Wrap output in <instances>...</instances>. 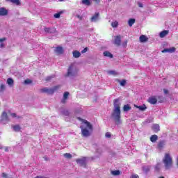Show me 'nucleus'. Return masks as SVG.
I'll use <instances>...</instances> for the list:
<instances>
[{"mask_svg": "<svg viewBox=\"0 0 178 178\" xmlns=\"http://www.w3.org/2000/svg\"><path fill=\"white\" fill-rule=\"evenodd\" d=\"M114 109L111 114L113 120L115 122V124L119 125L122 123V120H120V103L119 99H114L113 102Z\"/></svg>", "mask_w": 178, "mask_h": 178, "instance_id": "f257e3e1", "label": "nucleus"}, {"mask_svg": "<svg viewBox=\"0 0 178 178\" xmlns=\"http://www.w3.org/2000/svg\"><path fill=\"white\" fill-rule=\"evenodd\" d=\"M78 120H80L83 123V124L80 127L83 137H90V134L89 130H92V125H91V123L86 120L81 119V118H78ZM87 128L88 129H87Z\"/></svg>", "mask_w": 178, "mask_h": 178, "instance_id": "f03ea898", "label": "nucleus"}, {"mask_svg": "<svg viewBox=\"0 0 178 178\" xmlns=\"http://www.w3.org/2000/svg\"><path fill=\"white\" fill-rule=\"evenodd\" d=\"M163 163H164L166 170H169V169L173 168V160L168 153L165 154L164 158L163 159Z\"/></svg>", "mask_w": 178, "mask_h": 178, "instance_id": "7ed1b4c3", "label": "nucleus"}, {"mask_svg": "<svg viewBox=\"0 0 178 178\" xmlns=\"http://www.w3.org/2000/svg\"><path fill=\"white\" fill-rule=\"evenodd\" d=\"M78 72L79 70L76 65H74V64H71L68 67L67 76H68V77H75V76H77Z\"/></svg>", "mask_w": 178, "mask_h": 178, "instance_id": "20e7f679", "label": "nucleus"}, {"mask_svg": "<svg viewBox=\"0 0 178 178\" xmlns=\"http://www.w3.org/2000/svg\"><path fill=\"white\" fill-rule=\"evenodd\" d=\"M60 86H54L53 88H44L40 90L41 92H45L46 94H54L55 91L59 90Z\"/></svg>", "mask_w": 178, "mask_h": 178, "instance_id": "39448f33", "label": "nucleus"}, {"mask_svg": "<svg viewBox=\"0 0 178 178\" xmlns=\"http://www.w3.org/2000/svg\"><path fill=\"white\" fill-rule=\"evenodd\" d=\"M77 165L82 166V168H87V159L86 157H81L76 160Z\"/></svg>", "mask_w": 178, "mask_h": 178, "instance_id": "423d86ee", "label": "nucleus"}, {"mask_svg": "<svg viewBox=\"0 0 178 178\" xmlns=\"http://www.w3.org/2000/svg\"><path fill=\"white\" fill-rule=\"evenodd\" d=\"M9 117L8 116V113H6V111H3L1 115L0 122L3 123V124H6L8 122H9Z\"/></svg>", "mask_w": 178, "mask_h": 178, "instance_id": "0eeeda50", "label": "nucleus"}, {"mask_svg": "<svg viewBox=\"0 0 178 178\" xmlns=\"http://www.w3.org/2000/svg\"><path fill=\"white\" fill-rule=\"evenodd\" d=\"M176 51V48L175 47H170V48H166L164 49L163 50L161 51L162 54H173Z\"/></svg>", "mask_w": 178, "mask_h": 178, "instance_id": "6e6552de", "label": "nucleus"}, {"mask_svg": "<svg viewBox=\"0 0 178 178\" xmlns=\"http://www.w3.org/2000/svg\"><path fill=\"white\" fill-rule=\"evenodd\" d=\"M99 20V13H96L91 18L90 22L95 23Z\"/></svg>", "mask_w": 178, "mask_h": 178, "instance_id": "1a4fd4ad", "label": "nucleus"}, {"mask_svg": "<svg viewBox=\"0 0 178 178\" xmlns=\"http://www.w3.org/2000/svg\"><path fill=\"white\" fill-rule=\"evenodd\" d=\"M9 11L4 7L0 8V16H8Z\"/></svg>", "mask_w": 178, "mask_h": 178, "instance_id": "9d476101", "label": "nucleus"}, {"mask_svg": "<svg viewBox=\"0 0 178 178\" xmlns=\"http://www.w3.org/2000/svg\"><path fill=\"white\" fill-rule=\"evenodd\" d=\"M148 102H149V104H152V105H155V104L158 102V99L155 96H153L148 99Z\"/></svg>", "mask_w": 178, "mask_h": 178, "instance_id": "9b49d317", "label": "nucleus"}, {"mask_svg": "<svg viewBox=\"0 0 178 178\" xmlns=\"http://www.w3.org/2000/svg\"><path fill=\"white\" fill-rule=\"evenodd\" d=\"M121 42L122 40L120 39V35L116 36L114 40V44L117 45V47H120Z\"/></svg>", "mask_w": 178, "mask_h": 178, "instance_id": "f8f14e48", "label": "nucleus"}, {"mask_svg": "<svg viewBox=\"0 0 178 178\" xmlns=\"http://www.w3.org/2000/svg\"><path fill=\"white\" fill-rule=\"evenodd\" d=\"M54 51L58 55H62V54H63V48H62V47H56Z\"/></svg>", "mask_w": 178, "mask_h": 178, "instance_id": "ddd939ff", "label": "nucleus"}, {"mask_svg": "<svg viewBox=\"0 0 178 178\" xmlns=\"http://www.w3.org/2000/svg\"><path fill=\"white\" fill-rule=\"evenodd\" d=\"M45 33H48L49 34H54L55 33V28H44Z\"/></svg>", "mask_w": 178, "mask_h": 178, "instance_id": "4468645a", "label": "nucleus"}, {"mask_svg": "<svg viewBox=\"0 0 178 178\" xmlns=\"http://www.w3.org/2000/svg\"><path fill=\"white\" fill-rule=\"evenodd\" d=\"M168 34H169V31L164 30L159 33V37L160 38H164V37H166V35H168Z\"/></svg>", "mask_w": 178, "mask_h": 178, "instance_id": "2eb2a0df", "label": "nucleus"}, {"mask_svg": "<svg viewBox=\"0 0 178 178\" xmlns=\"http://www.w3.org/2000/svg\"><path fill=\"white\" fill-rule=\"evenodd\" d=\"M8 2H11V3H14L15 5H17V6H20L22 5V3L20 2V0H6Z\"/></svg>", "mask_w": 178, "mask_h": 178, "instance_id": "dca6fc26", "label": "nucleus"}, {"mask_svg": "<svg viewBox=\"0 0 178 178\" xmlns=\"http://www.w3.org/2000/svg\"><path fill=\"white\" fill-rule=\"evenodd\" d=\"M69 97V92H65L63 94V98L61 101L62 104H65L66 103V99H67V97Z\"/></svg>", "mask_w": 178, "mask_h": 178, "instance_id": "f3484780", "label": "nucleus"}, {"mask_svg": "<svg viewBox=\"0 0 178 178\" xmlns=\"http://www.w3.org/2000/svg\"><path fill=\"white\" fill-rule=\"evenodd\" d=\"M12 129L14 131H16V132H19L20 131V130L22 129V128L20 127V125L19 124H17V125H13L12 126Z\"/></svg>", "mask_w": 178, "mask_h": 178, "instance_id": "a211bd4d", "label": "nucleus"}, {"mask_svg": "<svg viewBox=\"0 0 178 178\" xmlns=\"http://www.w3.org/2000/svg\"><path fill=\"white\" fill-rule=\"evenodd\" d=\"M72 55L74 58H80V56H81V53L77 50H75L72 52Z\"/></svg>", "mask_w": 178, "mask_h": 178, "instance_id": "6ab92c4d", "label": "nucleus"}, {"mask_svg": "<svg viewBox=\"0 0 178 178\" xmlns=\"http://www.w3.org/2000/svg\"><path fill=\"white\" fill-rule=\"evenodd\" d=\"M152 130H153L154 133H158V131H159V125L156 124H153V126L152 127Z\"/></svg>", "mask_w": 178, "mask_h": 178, "instance_id": "aec40b11", "label": "nucleus"}, {"mask_svg": "<svg viewBox=\"0 0 178 178\" xmlns=\"http://www.w3.org/2000/svg\"><path fill=\"white\" fill-rule=\"evenodd\" d=\"M135 108H137L138 109H139V111H145V109H147V106H145V104H143L142 106H137V105H134Z\"/></svg>", "mask_w": 178, "mask_h": 178, "instance_id": "412c9836", "label": "nucleus"}, {"mask_svg": "<svg viewBox=\"0 0 178 178\" xmlns=\"http://www.w3.org/2000/svg\"><path fill=\"white\" fill-rule=\"evenodd\" d=\"M103 55L104 56H107L108 58H113V54H111V52H109L108 51H105L104 53H103Z\"/></svg>", "mask_w": 178, "mask_h": 178, "instance_id": "4be33fe9", "label": "nucleus"}, {"mask_svg": "<svg viewBox=\"0 0 178 178\" xmlns=\"http://www.w3.org/2000/svg\"><path fill=\"white\" fill-rule=\"evenodd\" d=\"M131 110V107L130 106V104H125L123 107L124 112H129V111Z\"/></svg>", "mask_w": 178, "mask_h": 178, "instance_id": "5701e85b", "label": "nucleus"}, {"mask_svg": "<svg viewBox=\"0 0 178 178\" xmlns=\"http://www.w3.org/2000/svg\"><path fill=\"white\" fill-rule=\"evenodd\" d=\"M6 40V38H0V48H5L6 44L3 42Z\"/></svg>", "mask_w": 178, "mask_h": 178, "instance_id": "b1692460", "label": "nucleus"}, {"mask_svg": "<svg viewBox=\"0 0 178 178\" xmlns=\"http://www.w3.org/2000/svg\"><path fill=\"white\" fill-rule=\"evenodd\" d=\"M81 3H82V5H86V6H90L91 5V1L90 0H82Z\"/></svg>", "mask_w": 178, "mask_h": 178, "instance_id": "393cba45", "label": "nucleus"}, {"mask_svg": "<svg viewBox=\"0 0 178 178\" xmlns=\"http://www.w3.org/2000/svg\"><path fill=\"white\" fill-rule=\"evenodd\" d=\"M135 23H136V19L134 18H131L128 21V24L129 27H133V24H134Z\"/></svg>", "mask_w": 178, "mask_h": 178, "instance_id": "a878e982", "label": "nucleus"}, {"mask_svg": "<svg viewBox=\"0 0 178 178\" xmlns=\"http://www.w3.org/2000/svg\"><path fill=\"white\" fill-rule=\"evenodd\" d=\"M157 140H158V136H156V135H152L150 137V141L152 143H156Z\"/></svg>", "mask_w": 178, "mask_h": 178, "instance_id": "bb28decb", "label": "nucleus"}, {"mask_svg": "<svg viewBox=\"0 0 178 178\" xmlns=\"http://www.w3.org/2000/svg\"><path fill=\"white\" fill-rule=\"evenodd\" d=\"M143 170L145 172V173H148L149 170H151V166L145 165L143 167Z\"/></svg>", "mask_w": 178, "mask_h": 178, "instance_id": "cd10ccee", "label": "nucleus"}, {"mask_svg": "<svg viewBox=\"0 0 178 178\" xmlns=\"http://www.w3.org/2000/svg\"><path fill=\"white\" fill-rule=\"evenodd\" d=\"M116 81H118L122 87H124V86H126V80L124 79L122 81H120V79H116Z\"/></svg>", "mask_w": 178, "mask_h": 178, "instance_id": "c85d7f7f", "label": "nucleus"}, {"mask_svg": "<svg viewBox=\"0 0 178 178\" xmlns=\"http://www.w3.org/2000/svg\"><path fill=\"white\" fill-rule=\"evenodd\" d=\"M13 83H14V81H13V79L12 78H8L7 79V83L8 84V86L10 87H13Z\"/></svg>", "mask_w": 178, "mask_h": 178, "instance_id": "c756f323", "label": "nucleus"}, {"mask_svg": "<svg viewBox=\"0 0 178 178\" xmlns=\"http://www.w3.org/2000/svg\"><path fill=\"white\" fill-rule=\"evenodd\" d=\"M140 42H146V41H148V38H147L145 35H143L140 36Z\"/></svg>", "mask_w": 178, "mask_h": 178, "instance_id": "7c9ffc66", "label": "nucleus"}, {"mask_svg": "<svg viewBox=\"0 0 178 178\" xmlns=\"http://www.w3.org/2000/svg\"><path fill=\"white\" fill-rule=\"evenodd\" d=\"M165 140H161L159 143L158 147L160 149H162V148H163V147H165Z\"/></svg>", "mask_w": 178, "mask_h": 178, "instance_id": "2f4dec72", "label": "nucleus"}, {"mask_svg": "<svg viewBox=\"0 0 178 178\" xmlns=\"http://www.w3.org/2000/svg\"><path fill=\"white\" fill-rule=\"evenodd\" d=\"M111 175H113V176H119V175H120V171L119 170H113L111 171Z\"/></svg>", "mask_w": 178, "mask_h": 178, "instance_id": "473e14b6", "label": "nucleus"}, {"mask_svg": "<svg viewBox=\"0 0 178 178\" xmlns=\"http://www.w3.org/2000/svg\"><path fill=\"white\" fill-rule=\"evenodd\" d=\"M107 73H108V74H111L112 76L118 75V72H116V71H113V70L108 71Z\"/></svg>", "mask_w": 178, "mask_h": 178, "instance_id": "72a5a7b5", "label": "nucleus"}, {"mask_svg": "<svg viewBox=\"0 0 178 178\" xmlns=\"http://www.w3.org/2000/svg\"><path fill=\"white\" fill-rule=\"evenodd\" d=\"M63 156L65 158H67V159H72V156L70 154V153H65L63 154Z\"/></svg>", "mask_w": 178, "mask_h": 178, "instance_id": "f704fd0d", "label": "nucleus"}, {"mask_svg": "<svg viewBox=\"0 0 178 178\" xmlns=\"http://www.w3.org/2000/svg\"><path fill=\"white\" fill-rule=\"evenodd\" d=\"M62 13H63L62 11H60V13L54 14V17L56 19H59L60 17V15H62Z\"/></svg>", "mask_w": 178, "mask_h": 178, "instance_id": "c9c22d12", "label": "nucleus"}, {"mask_svg": "<svg viewBox=\"0 0 178 178\" xmlns=\"http://www.w3.org/2000/svg\"><path fill=\"white\" fill-rule=\"evenodd\" d=\"M118 24H119V22H118V21L111 23V26L113 28L118 27Z\"/></svg>", "mask_w": 178, "mask_h": 178, "instance_id": "e433bc0d", "label": "nucleus"}, {"mask_svg": "<svg viewBox=\"0 0 178 178\" xmlns=\"http://www.w3.org/2000/svg\"><path fill=\"white\" fill-rule=\"evenodd\" d=\"M62 113H63V115H64L65 116H69V111H67V110H64V111H62Z\"/></svg>", "mask_w": 178, "mask_h": 178, "instance_id": "4c0bfd02", "label": "nucleus"}, {"mask_svg": "<svg viewBox=\"0 0 178 178\" xmlns=\"http://www.w3.org/2000/svg\"><path fill=\"white\" fill-rule=\"evenodd\" d=\"M54 78H55V75H51V76H47L46 78V81H49V80H51V79H54Z\"/></svg>", "mask_w": 178, "mask_h": 178, "instance_id": "58836bf2", "label": "nucleus"}, {"mask_svg": "<svg viewBox=\"0 0 178 178\" xmlns=\"http://www.w3.org/2000/svg\"><path fill=\"white\" fill-rule=\"evenodd\" d=\"M6 86L4 84H1L0 86V91H5Z\"/></svg>", "mask_w": 178, "mask_h": 178, "instance_id": "ea45409f", "label": "nucleus"}, {"mask_svg": "<svg viewBox=\"0 0 178 178\" xmlns=\"http://www.w3.org/2000/svg\"><path fill=\"white\" fill-rule=\"evenodd\" d=\"M11 116L12 118H17V119H20V116H17V115H16V113H11Z\"/></svg>", "mask_w": 178, "mask_h": 178, "instance_id": "a19ab883", "label": "nucleus"}, {"mask_svg": "<svg viewBox=\"0 0 178 178\" xmlns=\"http://www.w3.org/2000/svg\"><path fill=\"white\" fill-rule=\"evenodd\" d=\"M105 137L106 138H111V132H106L105 134Z\"/></svg>", "mask_w": 178, "mask_h": 178, "instance_id": "79ce46f5", "label": "nucleus"}, {"mask_svg": "<svg viewBox=\"0 0 178 178\" xmlns=\"http://www.w3.org/2000/svg\"><path fill=\"white\" fill-rule=\"evenodd\" d=\"M155 170L156 171V172H159V169H161V167H160V165H159V164H157L156 166H155Z\"/></svg>", "mask_w": 178, "mask_h": 178, "instance_id": "37998d69", "label": "nucleus"}, {"mask_svg": "<svg viewBox=\"0 0 178 178\" xmlns=\"http://www.w3.org/2000/svg\"><path fill=\"white\" fill-rule=\"evenodd\" d=\"M87 51H88V48L86 47L84 48L81 51V54H86V52H87Z\"/></svg>", "mask_w": 178, "mask_h": 178, "instance_id": "c03bdc74", "label": "nucleus"}, {"mask_svg": "<svg viewBox=\"0 0 178 178\" xmlns=\"http://www.w3.org/2000/svg\"><path fill=\"white\" fill-rule=\"evenodd\" d=\"M25 84H31V80L30 79H26L24 81Z\"/></svg>", "mask_w": 178, "mask_h": 178, "instance_id": "a18cd8bd", "label": "nucleus"}, {"mask_svg": "<svg viewBox=\"0 0 178 178\" xmlns=\"http://www.w3.org/2000/svg\"><path fill=\"white\" fill-rule=\"evenodd\" d=\"M122 47L124 48H126L127 47V40H125L123 44H122Z\"/></svg>", "mask_w": 178, "mask_h": 178, "instance_id": "49530a36", "label": "nucleus"}, {"mask_svg": "<svg viewBox=\"0 0 178 178\" xmlns=\"http://www.w3.org/2000/svg\"><path fill=\"white\" fill-rule=\"evenodd\" d=\"M76 17L78 19H79V20H82L83 19V16L80 15H76Z\"/></svg>", "mask_w": 178, "mask_h": 178, "instance_id": "de8ad7c7", "label": "nucleus"}, {"mask_svg": "<svg viewBox=\"0 0 178 178\" xmlns=\"http://www.w3.org/2000/svg\"><path fill=\"white\" fill-rule=\"evenodd\" d=\"M130 178H139V177L137 175H133L131 176Z\"/></svg>", "mask_w": 178, "mask_h": 178, "instance_id": "09e8293b", "label": "nucleus"}, {"mask_svg": "<svg viewBox=\"0 0 178 178\" xmlns=\"http://www.w3.org/2000/svg\"><path fill=\"white\" fill-rule=\"evenodd\" d=\"M138 6H139V8H143V7H144V6L143 5V3H140V2L138 3Z\"/></svg>", "mask_w": 178, "mask_h": 178, "instance_id": "8fccbe9b", "label": "nucleus"}, {"mask_svg": "<svg viewBox=\"0 0 178 178\" xmlns=\"http://www.w3.org/2000/svg\"><path fill=\"white\" fill-rule=\"evenodd\" d=\"M2 177L6 178V177H8V175H6V173H5V172H3Z\"/></svg>", "mask_w": 178, "mask_h": 178, "instance_id": "3c124183", "label": "nucleus"}, {"mask_svg": "<svg viewBox=\"0 0 178 178\" xmlns=\"http://www.w3.org/2000/svg\"><path fill=\"white\" fill-rule=\"evenodd\" d=\"M164 94H169V90L166 89H163Z\"/></svg>", "mask_w": 178, "mask_h": 178, "instance_id": "603ef678", "label": "nucleus"}, {"mask_svg": "<svg viewBox=\"0 0 178 178\" xmlns=\"http://www.w3.org/2000/svg\"><path fill=\"white\" fill-rule=\"evenodd\" d=\"M8 151H9V148L8 147H5V152H8Z\"/></svg>", "mask_w": 178, "mask_h": 178, "instance_id": "864d4df0", "label": "nucleus"}, {"mask_svg": "<svg viewBox=\"0 0 178 178\" xmlns=\"http://www.w3.org/2000/svg\"><path fill=\"white\" fill-rule=\"evenodd\" d=\"M95 2H96L97 3H99V0H93Z\"/></svg>", "mask_w": 178, "mask_h": 178, "instance_id": "5fc2aeb1", "label": "nucleus"}, {"mask_svg": "<svg viewBox=\"0 0 178 178\" xmlns=\"http://www.w3.org/2000/svg\"><path fill=\"white\" fill-rule=\"evenodd\" d=\"M35 178H44V177H42V176H37V177H35Z\"/></svg>", "mask_w": 178, "mask_h": 178, "instance_id": "6e6d98bb", "label": "nucleus"}, {"mask_svg": "<svg viewBox=\"0 0 178 178\" xmlns=\"http://www.w3.org/2000/svg\"><path fill=\"white\" fill-rule=\"evenodd\" d=\"M60 2H63V0H58Z\"/></svg>", "mask_w": 178, "mask_h": 178, "instance_id": "4d7b16f0", "label": "nucleus"}, {"mask_svg": "<svg viewBox=\"0 0 178 178\" xmlns=\"http://www.w3.org/2000/svg\"><path fill=\"white\" fill-rule=\"evenodd\" d=\"M159 178H165L164 177H160Z\"/></svg>", "mask_w": 178, "mask_h": 178, "instance_id": "13d9d810", "label": "nucleus"}, {"mask_svg": "<svg viewBox=\"0 0 178 178\" xmlns=\"http://www.w3.org/2000/svg\"><path fill=\"white\" fill-rule=\"evenodd\" d=\"M109 1H112V0H108Z\"/></svg>", "mask_w": 178, "mask_h": 178, "instance_id": "bf43d9fd", "label": "nucleus"}]
</instances>
